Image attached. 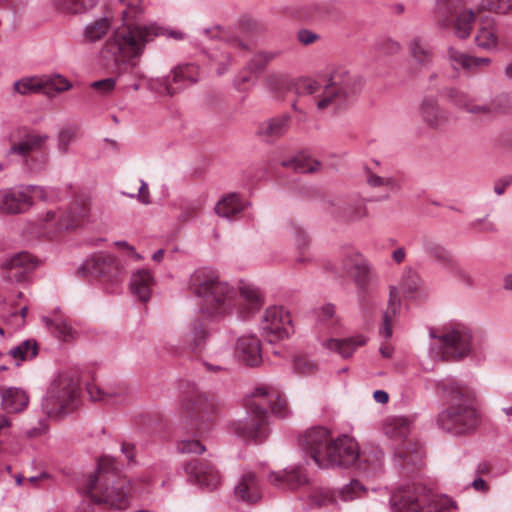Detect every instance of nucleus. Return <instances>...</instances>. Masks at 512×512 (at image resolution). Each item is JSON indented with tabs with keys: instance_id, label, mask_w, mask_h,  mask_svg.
Returning <instances> with one entry per match:
<instances>
[{
	"instance_id": "42",
	"label": "nucleus",
	"mask_w": 512,
	"mask_h": 512,
	"mask_svg": "<svg viewBox=\"0 0 512 512\" xmlns=\"http://www.w3.org/2000/svg\"><path fill=\"white\" fill-rule=\"evenodd\" d=\"M423 247L425 252L436 261L440 262L441 264L449 268H456V261L452 257L450 252L435 240L425 238L423 240Z\"/></svg>"
},
{
	"instance_id": "54",
	"label": "nucleus",
	"mask_w": 512,
	"mask_h": 512,
	"mask_svg": "<svg viewBox=\"0 0 512 512\" xmlns=\"http://www.w3.org/2000/svg\"><path fill=\"white\" fill-rule=\"evenodd\" d=\"M110 27L108 18H101L86 27L85 37L89 41H97L106 34Z\"/></svg>"
},
{
	"instance_id": "13",
	"label": "nucleus",
	"mask_w": 512,
	"mask_h": 512,
	"mask_svg": "<svg viewBox=\"0 0 512 512\" xmlns=\"http://www.w3.org/2000/svg\"><path fill=\"white\" fill-rule=\"evenodd\" d=\"M70 87V82L60 75L24 77L14 83V91L21 95L42 93L53 96Z\"/></svg>"
},
{
	"instance_id": "53",
	"label": "nucleus",
	"mask_w": 512,
	"mask_h": 512,
	"mask_svg": "<svg viewBox=\"0 0 512 512\" xmlns=\"http://www.w3.org/2000/svg\"><path fill=\"white\" fill-rule=\"evenodd\" d=\"M78 127L66 126L61 129L58 135V150L61 154H67L69 152L70 144L77 138Z\"/></svg>"
},
{
	"instance_id": "19",
	"label": "nucleus",
	"mask_w": 512,
	"mask_h": 512,
	"mask_svg": "<svg viewBox=\"0 0 512 512\" xmlns=\"http://www.w3.org/2000/svg\"><path fill=\"white\" fill-rule=\"evenodd\" d=\"M207 337V331L201 321H195L190 326L181 327L177 331V343L171 345V351L175 354L184 352L198 355Z\"/></svg>"
},
{
	"instance_id": "17",
	"label": "nucleus",
	"mask_w": 512,
	"mask_h": 512,
	"mask_svg": "<svg viewBox=\"0 0 512 512\" xmlns=\"http://www.w3.org/2000/svg\"><path fill=\"white\" fill-rule=\"evenodd\" d=\"M475 15L470 9H462L459 5L449 3L441 7L439 11V22L443 27H453L454 33L459 38H466L470 35Z\"/></svg>"
},
{
	"instance_id": "57",
	"label": "nucleus",
	"mask_w": 512,
	"mask_h": 512,
	"mask_svg": "<svg viewBox=\"0 0 512 512\" xmlns=\"http://www.w3.org/2000/svg\"><path fill=\"white\" fill-rule=\"evenodd\" d=\"M240 30L247 35H260L266 31V25L256 19L243 17L239 22Z\"/></svg>"
},
{
	"instance_id": "58",
	"label": "nucleus",
	"mask_w": 512,
	"mask_h": 512,
	"mask_svg": "<svg viewBox=\"0 0 512 512\" xmlns=\"http://www.w3.org/2000/svg\"><path fill=\"white\" fill-rule=\"evenodd\" d=\"M136 182L139 184L137 188L132 189L131 187H127L128 191H123V194L131 198H137L141 203L145 205L150 204L151 200L148 184L141 179L137 180Z\"/></svg>"
},
{
	"instance_id": "56",
	"label": "nucleus",
	"mask_w": 512,
	"mask_h": 512,
	"mask_svg": "<svg viewBox=\"0 0 512 512\" xmlns=\"http://www.w3.org/2000/svg\"><path fill=\"white\" fill-rule=\"evenodd\" d=\"M420 283L417 273L409 269L404 272L400 287L404 294L411 296L418 290Z\"/></svg>"
},
{
	"instance_id": "52",
	"label": "nucleus",
	"mask_w": 512,
	"mask_h": 512,
	"mask_svg": "<svg viewBox=\"0 0 512 512\" xmlns=\"http://www.w3.org/2000/svg\"><path fill=\"white\" fill-rule=\"evenodd\" d=\"M293 369L299 375L308 376L317 371L318 365L307 355L299 354L293 359Z\"/></svg>"
},
{
	"instance_id": "31",
	"label": "nucleus",
	"mask_w": 512,
	"mask_h": 512,
	"mask_svg": "<svg viewBox=\"0 0 512 512\" xmlns=\"http://www.w3.org/2000/svg\"><path fill=\"white\" fill-rule=\"evenodd\" d=\"M239 313L246 318L260 310L263 297L258 288L252 285H243L239 289Z\"/></svg>"
},
{
	"instance_id": "37",
	"label": "nucleus",
	"mask_w": 512,
	"mask_h": 512,
	"mask_svg": "<svg viewBox=\"0 0 512 512\" xmlns=\"http://www.w3.org/2000/svg\"><path fill=\"white\" fill-rule=\"evenodd\" d=\"M401 307L400 292L397 287H391L389 293L388 306L383 314V325L380 334L388 339L392 335L393 318L399 312Z\"/></svg>"
},
{
	"instance_id": "39",
	"label": "nucleus",
	"mask_w": 512,
	"mask_h": 512,
	"mask_svg": "<svg viewBox=\"0 0 512 512\" xmlns=\"http://www.w3.org/2000/svg\"><path fill=\"white\" fill-rule=\"evenodd\" d=\"M365 343L366 339L363 336H356L343 340L328 339L325 341L324 346L331 351L339 353L343 358H348L352 356L358 347L363 346Z\"/></svg>"
},
{
	"instance_id": "23",
	"label": "nucleus",
	"mask_w": 512,
	"mask_h": 512,
	"mask_svg": "<svg viewBox=\"0 0 512 512\" xmlns=\"http://www.w3.org/2000/svg\"><path fill=\"white\" fill-rule=\"evenodd\" d=\"M214 396L194 390L183 402V413L192 426L197 425L199 419L203 420L214 410Z\"/></svg>"
},
{
	"instance_id": "20",
	"label": "nucleus",
	"mask_w": 512,
	"mask_h": 512,
	"mask_svg": "<svg viewBox=\"0 0 512 512\" xmlns=\"http://www.w3.org/2000/svg\"><path fill=\"white\" fill-rule=\"evenodd\" d=\"M185 472L190 482L207 490L218 488L222 482L220 472L209 461L193 459L186 464Z\"/></svg>"
},
{
	"instance_id": "3",
	"label": "nucleus",
	"mask_w": 512,
	"mask_h": 512,
	"mask_svg": "<svg viewBox=\"0 0 512 512\" xmlns=\"http://www.w3.org/2000/svg\"><path fill=\"white\" fill-rule=\"evenodd\" d=\"M362 87V77L343 67L335 69L326 82L301 77L292 84V90L298 97L293 103V109L302 112V108L298 106L299 101L301 98H308L316 109L322 112L357 94Z\"/></svg>"
},
{
	"instance_id": "64",
	"label": "nucleus",
	"mask_w": 512,
	"mask_h": 512,
	"mask_svg": "<svg viewBox=\"0 0 512 512\" xmlns=\"http://www.w3.org/2000/svg\"><path fill=\"white\" fill-rule=\"evenodd\" d=\"M116 80L114 78H106L91 83V88L102 95L109 94L115 88Z\"/></svg>"
},
{
	"instance_id": "34",
	"label": "nucleus",
	"mask_w": 512,
	"mask_h": 512,
	"mask_svg": "<svg viewBox=\"0 0 512 512\" xmlns=\"http://www.w3.org/2000/svg\"><path fill=\"white\" fill-rule=\"evenodd\" d=\"M246 202L237 193H230L218 201L215 206V213L222 218L235 220L245 209Z\"/></svg>"
},
{
	"instance_id": "1",
	"label": "nucleus",
	"mask_w": 512,
	"mask_h": 512,
	"mask_svg": "<svg viewBox=\"0 0 512 512\" xmlns=\"http://www.w3.org/2000/svg\"><path fill=\"white\" fill-rule=\"evenodd\" d=\"M124 5L122 25L108 38L103 55L113 61L119 74L134 69L143 55L146 45L158 36H167L175 40H183L184 33L169 30L155 23L141 24L144 14L142 0H120Z\"/></svg>"
},
{
	"instance_id": "8",
	"label": "nucleus",
	"mask_w": 512,
	"mask_h": 512,
	"mask_svg": "<svg viewBox=\"0 0 512 512\" xmlns=\"http://www.w3.org/2000/svg\"><path fill=\"white\" fill-rule=\"evenodd\" d=\"M413 419L391 416L383 424L384 434L397 442L394 450L395 461L403 474L409 475L422 466L423 453L419 442L411 436Z\"/></svg>"
},
{
	"instance_id": "55",
	"label": "nucleus",
	"mask_w": 512,
	"mask_h": 512,
	"mask_svg": "<svg viewBox=\"0 0 512 512\" xmlns=\"http://www.w3.org/2000/svg\"><path fill=\"white\" fill-rule=\"evenodd\" d=\"M480 9L498 14L512 13V0H482Z\"/></svg>"
},
{
	"instance_id": "12",
	"label": "nucleus",
	"mask_w": 512,
	"mask_h": 512,
	"mask_svg": "<svg viewBox=\"0 0 512 512\" xmlns=\"http://www.w3.org/2000/svg\"><path fill=\"white\" fill-rule=\"evenodd\" d=\"M432 336L439 339V354L442 360H459L471 351V334L463 327H454L440 336Z\"/></svg>"
},
{
	"instance_id": "7",
	"label": "nucleus",
	"mask_w": 512,
	"mask_h": 512,
	"mask_svg": "<svg viewBox=\"0 0 512 512\" xmlns=\"http://www.w3.org/2000/svg\"><path fill=\"white\" fill-rule=\"evenodd\" d=\"M189 290L202 299L201 311L208 317L223 316L233 305L236 291L211 271L198 270L189 280Z\"/></svg>"
},
{
	"instance_id": "46",
	"label": "nucleus",
	"mask_w": 512,
	"mask_h": 512,
	"mask_svg": "<svg viewBox=\"0 0 512 512\" xmlns=\"http://www.w3.org/2000/svg\"><path fill=\"white\" fill-rule=\"evenodd\" d=\"M409 54L412 60L421 67H426L433 57L430 47L420 38H414L409 42Z\"/></svg>"
},
{
	"instance_id": "25",
	"label": "nucleus",
	"mask_w": 512,
	"mask_h": 512,
	"mask_svg": "<svg viewBox=\"0 0 512 512\" xmlns=\"http://www.w3.org/2000/svg\"><path fill=\"white\" fill-rule=\"evenodd\" d=\"M31 208L29 196L24 188L8 189L0 192V213L22 214Z\"/></svg>"
},
{
	"instance_id": "36",
	"label": "nucleus",
	"mask_w": 512,
	"mask_h": 512,
	"mask_svg": "<svg viewBox=\"0 0 512 512\" xmlns=\"http://www.w3.org/2000/svg\"><path fill=\"white\" fill-rule=\"evenodd\" d=\"M154 284V278L146 269H140L135 272L131 279V290L134 295L142 302L149 300L151 288Z\"/></svg>"
},
{
	"instance_id": "11",
	"label": "nucleus",
	"mask_w": 512,
	"mask_h": 512,
	"mask_svg": "<svg viewBox=\"0 0 512 512\" xmlns=\"http://www.w3.org/2000/svg\"><path fill=\"white\" fill-rule=\"evenodd\" d=\"M48 137L36 133H27L15 141L10 137V154H16L23 158L25 166L31 171H39L47 163V155L42 151Z\"/></svg>"
},
{
	"instance_id": "14",
	"label": "nucleus",
	"mask_w": 512,
	"mask_h": 512,
	"mask_svg": "<svg viewBox=\"0 0 512 512\" xmlns=\"http://www.w3.org/2000/svg\"><path fill=\"white\" fill-rule=\"evenodd\" d=\"M68 229H71V221L67 220L66 212L61 209H51L41 215L35 222L27 223L23 233L32 237L52 239Z\"/></svg>"
},
{
	"instance_id": "40",
	"label": "nucleus",
	"mask_w": 512,
	"mask_h": 512,
	"mask_svg": "<svg viewBox=\"0 0 512 512\" xmlns=\"http://www.w3.org/2000/svg\"><path fill=\"white\" fill-rule=\"evenodd\" d=\"M305 501L310 508H320L336 503V496L329 488L309 487L305 492Z\"/></svg>"
},
{
	"instance_id": "59",
	"label": "nucleus",
	"mask_w": 512,
	"mask_h": 512,
	"mask_svg": "<svg viewBox=\"0 0 512 512\" xmlns=\"http://www.w3.org/2000/svg\"><path fill=\"white\" fill-rule=\"evenodd\" d=\"M25 193L29 196L31 207L36 200L47 202L52 198V191L41 186H26Z\"/></svg>"
},
{
	"instance_id": "60",
	"label": "nucleus",
	"mask_w": 512,
	"mask_h": 512,
	"mask_svg": "<svg viewBox=\"0 0 512 512\" xmlns=\"http://www.w3.org/2000/svg\"><path fill=\"white\" fill-rule=\"evenodd\" d=\"M178 451L186 454H201L205 451V447L199 440L185 439L178 443Z\"/></svg>"
},
{
	"instance_id": "45",
	"label": "nucleus",
	"mask_w": 512,
	"mask_h": 512,
	"mask_svg": "<svg viewBox=\"0 0 512 512\" xmlns=\"http://www.w3.org/2000/svg\"><path fill=\"white\" fill-rule=\"evenodd\" d=\"M89 212V199L84 196L75 198L66 213L67 220L71 221V229L78 227L88 217Z\"/></svg>"
},
{
	"instance_id": "24",
	"label": "nucleus",
	"mask_w": 512,
	"mask_h": 512,
	"mask_svg": "<svg viewBox=\"0 0 512 512\" xmlns=\"http://www.w3.org/2000/svg\"><path fill=\"white\" fill-rule=\"evenodd\" d=\"M36 265L34 256L27 252L18 253L5 263L6 278L11 282H23Z\"/></svg>"
},
{
	"instance_id": "41",
	"label": "nucleus",
	"mask_w": 512,
	"mask_h": 512,
	"mask_svg": "<svg viewBox=\"0 0 512 512\" xmlns=\"http://www.w3.org/2000/svg\"><path fill=\"white\" fill-rule=\"evenodd\" d=\"M38 350L39 348L36 341L25 340L18 346L10 349L6 353V358L11 363H14L16 366H19L21 362L35 358L38 354Z\"/></svg>"
},
{
	"instance_id": "29",
	"label": "nucleus",
	"mask_w": 512,
	"mask_h": 512,
	"mask_svg": "<svg viewBox=\"0 0 512 512\" xmlns=\"http://www.w3.org/2000/svg\"><path fill=\"white\" fill-rule=\"evenodd\" d=\"M448 58L455 68L459 66L472 73L485 71L492 62L488 57L470 56L456 50L455 48H450L448 50Z\"/></svg>"
},
{
	"instance_id": "28",
	"label": "nucleus",
	"mask_w": 512,
	"mask_h": 512,
	"mask_svg": "<svg viewBox=\"0 0 512 512\" xmlns=\"http://www.w3.org/2000/svg\"><path fill=\"white\" fill-rule=\"evenodd\" d=\"M446 97L457 108L473 115L483 116L484 103L477 101L468 92L451 87L446 90Z\"/></svg>"
},
{
	"instance_id": "9",
	"label": "nucleus",
	"mask_w": 512,
	"mask_h": 512,
	"mask_svg": "<svg viewBox=\"0 0 512 512\" xmlns=\"http://www.w3.org/2000/svg\"><path fill=\"white\" fill-rule=\"evenodd\" d=\"M391 506L396 512H448L453 503L438 496L421 483H408L391 495Z\"/></svg>"
},
{
	"instance_id": "4",
	"label": "nucleus",
	"mask_w": 512,
	"mask_h": 512,
	"mask_svg": "<svg viewBox=\"0 0 512 512\" xmlns=\"http://www.w3.org/2000/svg\"><path fill=\"white\" fill-rule=\"evenodd\" d=\"M130 490V482L120 475L114 459L106 456L100 458L96 472L79 485V491L91 502L116 510L128 507Z\"/></svg>"
},
{
	"instance_id": "61",
	"label": "nucleus",
	"mask_w": 512,
	"mask_h": 512,
	"mask_svg": "<svg viewBox=\"0 0 512 512\" xmlns=\"http://www.w3.org/2000/svg\"><path fill=\"white\" fill-rule=\"evenodd\" d=\"M318 317L321 323L326 324L327 326H334L337 323L334 305H323L319 310Z\"/></svg>"
},
{
	"instance_id": "16",
	"label": "nucleus",
	"mask_w": 512,
	"mask_h": 512,
	"mask_svg": "<svg viewBox=\"0 0 512 512\" xmlns=\"http://www.w3.org/2000/svg\"><path fill=\"white\" fill-rule=\"evenodd\" d=\"M261 327L270 342L287 338L293 331L291 316L281 306L266 309Z\"/></svg>"
},
{
	"instance_id": "63",
	"label": "nucleus",
	"mask_w": 512,
	"mask_h": 512,
	"mask_svg": "<svg viewBox=\"0 0 512 512\" xmlns=\"http://www.w3.org/2000/svg\"><path fill=\"white\" fill-rule=\"evenodd\" d=\"M202 210V203L201 201H195L190 204H188L183 211L181 212L179 219L182 222H187L195 217H197Z\"/></svg>"
},
{
	"instance_id": "10",
	"label": "nucleus",
	"mask_w": 512,
	"mask_h": 512,
	"mask_svg": "<svg viewBox=\"0 0 512 512\" xmlns=\"http://www.w3.org/2000/svg\"><path fill=\"white\" fill-rule=\"evenodd\" d=\"M80 386L76 374L61 373L50 385L43 400V411L49 417H60L72 412L79 403Z\"/></svg>"
},
{
	"instance_id": "30",
	"label": "nucleus",
	"mask_w": 512,
	"mask_h": 512,
	"mask_svg": "<svg viewBox=\"0 0 512 512\" xmlns=\"http://www.w3.org/2000/svg\"><path fill=\"white\" fill-rule=\"evenodd\" d=\"M367 185L379 193L377 200H387L392 193L400 190V182L395 177H383L378 175L371 169H367L365 173Z\"/></svg>"
},
{
	"instance_id": "21",
	"label": "nucleus",
	"mask_w": 512,
	"mask_h": 512,
	"mask_svg": "<svg viewBox=\"0 0 512 512\" xmlns=\"http://www.w3.org/2000/svg\"><path fill=\"white\" fill-rule=\"evenodd\" d=\"M82 270L103 282H118L121 278V267L118 260L110 255H94L86 261Z\"/></svg>"
},
{
	"instance_id": "2",
	"label": "nucleus",
	"mask_w": 512,
	"mask_h": 512,
	"mask_svg": "<svg viewBox=\"0 0 512 512\" xmlns=\"http://www.w3.org/2000/svg\"><path fill=\"white\" fill-rule=\"evenodd\" d=\"M303 446L314 462L321 468L350 467L357 463L358 469L367 476H375L382 470V452L377 449L360 454L358 443L348 435L332 437L324 427L307 431Z\"/></svg>"
},
{
	"instance_id": "22",
	"label": "nucleus",
	"mask_w": 512,
	"mask_h": 512,
	"mask_svg": "<svg viewBox=\"0 0 512 512\" xmlns=\"http://www.w3.org/2000/svg\"><path fill=\"white\" fill-rule=\"evenodd\" d=\"M418 115L421 121L432 130H441L449 122V112L441 106L434 95L424 96L418 105Z\"/></svg>"
},
{
	"instance_id": "15",
	"label": "nucleus",
	"mask_w": 512,
	"mask_h": 512,
	"mask_svg": "<svg viewBox=\"0 0 512 512\" xmlns=\"http://www.w3.org/2000/svg\"><path fill=\"white\" fill-rule=\"evenodd\" d=\"M198 78V68L192 64H186L175 68L165 78L152 80L150 87L160 95L173 96L186 85L193 84Z\"/></svg>"
},
{
	"instance_id": "27",
	"label": "nucleus",
	"mask_w": 512,
	"mask_h": 512,
	"mask_svg": "<svg viewBox=\"0 0 512 512\" xmlns=\"http://www.w3.org/2000/svg\"><path fill=\"white\" fill-rule=\"evenodd\" d=\"M235 352L239 360L248 366H257L262 361L261 343L254 335L240 337Z\"/></svg>"
},
{
	"instance_id": "62",
	"label": "nucleus",
	"mask_w": 512,
	"mask_h": 512,
	"mask_svg": "<svg viewBox=\"0 0 512 512\" xmlns=\"http://www.w3.org/2000/svg\"><path fill=\"white\" fill-rule=\"evenodd\" d=\"M87 391L93 401H108L115 395L114 392L104 390L96 384H89Z\"/></svg>"
},
{
	"instance_id": "48",
	"label": "nucleus",
	"mask_w": 512,
	"mask_h": 512,
	"mask_svg": "<svg viewBox=\"0 0 512 512\" xmlns=\"http://www.w3.org/2000/svg\"><path fill=\"white\" fill-rule=\"evenodd\" d=\"M337 213L340 217L348 221H357L367 215V208L363 201L355 200L345 203H340L337 206Z\"/></svg>"
},
{
	"instance_id": "44",
	"label": "nucleus",
	"mask_w": 512,
	"mask_h": 512,
	"mask_svg": "<svg viewBox=\"0 0 512 512\" xmlns=\"http://www.w3.org/2000/svg\"><path fill=\"white\" fill-rule=\"evenodd\" d=\"M483 116H494L512 112V91L497 95L484 103Z\"/></svg>"
},
{
	"instance_id": "38",
	"label": "nucleus",
	"mask_w": 512,
	"mask_h": 512,
	"mask_svg": "<svg viewBox=\"0 0 512 512\" xmlns=\"http://www.w3.org/2000/svg\"><path fill=\"white\" fill-rule=\"evenodd\" d=\"M475 42L482 49L491 50L496 48L498 44V35L493 19L486 18L480 22Z\"/></svg>"
},
{
	"instance_id": "50",
	"label": "nucleus",
	"mask_w": 512,
	"mask_h": 512,
	"mask_svg": "<svg viewBox=\"0 0 512 512\" xmlns=\"http://www.w3.org/2000/svg\"><path fill=\"white\" fill-rule=\"evenodd\" d=\"M98 0H53L54 7L68 14H79L93 8Z\"/></svg>"
},
{
	"instance_id": "26",
	"label": "nucleus",
	"mask_w": 512,
	"mask_h": 512,
	"mask_svg": "<svg viewBox=\"0 0 512 512\" xmlns=\"http://www.w3.org/2000/svg\"><path fill=\"white\" fill-rule=\"evenodd\" d=\"M268 481L282 489L297 490L308 484V478L301 467L286 469L281 472H272Z\"/></svg>"
},
{
	"instance_id": "6",
	"label": "nucleus",
	"mask_w": 512,
	"mask_h": 512,
	"mask_svg": "<svg viewBox=\"0 0 512 512\" xmlns=\"http://www.w3.org/2000/svg\"><path fill=\"white\" fill-rule=\"evenodd\" d=\"M438 387L449 401L448 407L437 417L439 428L453 435H464L474 431L479 420L474 406L473 390L455 380L442 381Z\"/></svg>"
},
{
	"instance_id": "43",
	"label": "nucleus",
	"mask_w": 512,
	"mask_h": 512,
	"mask_svg": "<svg viewBox=\"0 0 512 512\" xmlns=\"http://www.w3.org/2000/svg\"><path fill=\"white\" fill-rule=\"evenodd\" d=\"M47 328L53 335L62 341H69L75 338L76 331L62 316H55L54 318H44Z\"/></svg>"
},
{
	"instance_id": "18",
	"label": "nucleus",
	"mask_w": 512,
	"mask_h": 512,
	"mask_svg": "<svg viewBox=\"0 0 512 512\" xmlns=\"http://www.w3.org/2000/svg\"><path fill=\"white\" fill-rule=\"evenodd\" d=\"M341 270L352 278L361 298H364L372 279L370 267L364 257L358 252L347 253L341 260Z\"/></svg>"
},
{
	"instance_id": "51",
	"label": "nucleus",
	"mask_w": 512,
	"mask_h": 512,
	"mask_svg": "<svg viewBox=\"0 0 512 512\" xmlns=\"http://www.w3.org/2000/svg\"><path fill=\"white\" fill-rule=\"evenodd\" d=\"M367 493V489L359 480H352L344 485L338 492L343 501H353L362 498Z\"/></svg>"
},
{
	"instance_id": "32",
	"label": "nucleus",
	"mask_w": 512,
	"mask_h": 512,
	"mask_svg": "<svg viewBox=\"0 0 512 512\" xmlns=\"http://www.w3.org/2000/svg\"><path fill=\"white\" fill-rule=\"evenodd\" d=\"M290 122L291 117L288 114L270 118L258 126L257 134L264 137L266 141H274L288 131Z\"/></svg>"
},
{
	"instance_id": "49",
	"label": "nucleus",
	"mask_w": 512,
	"mask_h": 512,
	"mask_svg": "<svg viewBox=\"0 0 512 512\" xmlns=\"http://www.w3.org/2000/svg\"><path fill=\"white\" fill-rule=\"evenodd\" d=\"M278 56L279 52L276 50H260L249 60L247 69L250 73H261Z\"/></svg>"
},
{
	"instance_id": "35",
	"label": "nucleus",
	"mask_w": 512,
	"mask_h": 512,
	"mask_svg": "<svg viewBox=\"0 0 512 512\" xmlns=\"http://www.w3.org/2000/svg\"><path fill=\"white\" fill-rule=\"evenodd\" d=\"M235 495L247 503H254L261 498V490L255 474L248 472L242 475L235 487Z\"/></svg>"
},
{
	"instance_id": "47",
	"label": "nucleus",
	"mask_w": 512,
	"mask_h": 512,
	"mask_svg": "<svg viewBox=\"0 0 512 512\" xmlns=\"http://www.w3.org/2000/svg\"><path fill=\"white\" fill-rule=\"evenodd\" d=\"M284 167L292 168L298 173H314L320 170L321 164L309 155L301 153L282 163Z\"/></svg>"
},
{
	"instance_id": "33",
	"label": "nucleus",
	"mask_w": 512,
	"mask_h": 512,
	"mask_svg": "<svg viewBox=\"0 0 512 512\" xmlns=\"http://www.w3.org/2000/svg\"><path fill=\"white\" fill-rule=\"evenodd\" d=\"M2 408L8 413H19L26 409L29 397L26 392L15 387H1Z\"/></svg>"
},
{
	"instance_id": "5",
	"label": "nucleus",
	"mask_w": 512,
	"mask_h": 512,
	"mask_svg": "<svg viewBox=\"0 0 512 512\" xmlns=\"http://www.w3.org/2000/svg\"><path fill=\"white\" fill-rule=\"evenodd\" d=\"M249 417L232 423L235 434L245 440L262 441L268 435V407L278 417L288 413L286 398L275 388L259 386L246 400Z\"/></svg>"
}]
</instances>
